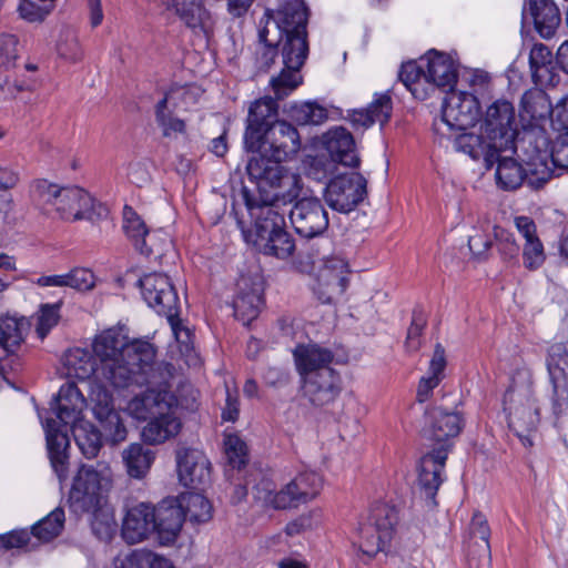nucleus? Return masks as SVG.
I'll use <instances>...</instances> for the list:
<instances>
[{
  "mask_svg": "<svg viewBox=\"0 0 568 568\" xmlns=\"http://www.w3.org/2000/svg\"><path fill=\"white\" fill-rule=\"evenodd\" d=\"M98 365V379L115 388L151 383L149 371L155 358V349L145 341H129L120 331L109 328L95 336L92 343Z\"/></svg>",
  "mask_w": 568,
  "mask_h": 568,
  "instance_id": "1",
  "label": "nucleus"
},
{
  "mask_svg": "<svg viewBox=\"0 0 568 568\" xmlns=\"http://www.w3.org/2000/svg\"><path fill=\"white\" fill-rule=\"evenodd\" d=\"M82 465L73 478L68 503L75 515L91 514V528L100 539L110 540L115 530L114 510L106 504L104 494L111 487V469L105 464Z\"/></svg>",
  "mask_w": 568,
  "mask_h": 568,
  "instance_id": "2",
  "label": "nucleus"
},
{
  "mask_svg": "<svg viewBox=\"0 0 568 568\" xmlns=\"http://www.w3.org/2000/svg\"><path fill=\"white\" fill-rule=\"evenodd\" d=\"M464 426L459 410H448L442 406L427 413V426L424 435L437 446L424 454L418 463V488L430 506L436 505L435 497L444 480L443 473L450 448V438L458 436Z\"/></svg>",
  "mask_w": 568,
  "mask_h": 568,
  "instance_id": "3",
  "label": "nucleus"
},
{
  "mask_svg": "<svg viewBox=\"0 0 568 568\" xmlns=\"http://www.w3.org/2000/svg\"><path fill=\"white\" fill-rule=\"evenodd\" d=\"M509 151L521 163L501 153L495 155L496 180L501 189L516 190L523 182L539 189L555 175V170L548 165V140L544 135L525 134Z\"/></svg>",
  "mask_w": 568,
  "mask_h": 568,
  "instance_id": "4",
  "label": "nucleus"
},
{
  "mask_svg": "<svg viewBox=\"0 0 568 568\" xmlns=\"http://www.w3.org/2000/svg\"><path fill=\"white\" fill-rule=\"evenodd\" d=\"M304 395L315 406L335 400L341 392V377L332 367L334 353L315 343L301 344L293 351Z\"/></svg>",
  "mask_w": 568,
  "mask_h": 568,
  "instance_id": "5",
  "label": "nucleus"
},
{
  "mask_svg": "<svg viewBox=\"0 0 568 568\" xmlns=\"http://www.w3.org/2000/svg\"><path fill=\"white\" fill-rule=\"evenodd\" d=\"M248 176L256 182L258 197H251L243 189L242 196L247 211L271 206L278 210V203L287 204L295 201L302 190V179L271 159L252 156L246 166Z\"/></svg>",
  "mask_w": 568,
  "mask_h": 568,
  "instance_id": "6",
  "label": "nucleus"
},
{
  "mask_svg": "<svg viewBox=\"0 0 568 568\" xmlns=\"http://www.w3.org/2000/svg\"><path fill=\"white\" fill-rule=\"evenodd\" d=\"M247 212L255 220L253 231H246L243 222L237 220L247 243H252L260 253L280 260H285L294 253L295 241L285 230L283 212L267 205Z\"/></svg>",
  "mask_w": 568,
  "mask_h": 568,
  "instance_id": "7",
  "label": "nucleus"
},
{
  "mask_svg": "<svg viewBox=\"0 0 568 568\" xmlns=\"http://www.w3.org/2000/svg\"><path fill=\"white\" fill-rule=\"evenodd\" d=\"M32 200L48 213L54 211L63 220H81L92 206L90 194L79 186H60L45 179L31 184Z\"/></svg>",
  "mask_w": 568,
  "mask_h": 568,
  "instance_id": "8",
  "label": "nucleus"
},
{
  "mask_svg": "<svg viewBox=\"0 0 568 568\" xmlns=\"http://www.w3.org/2000/svg\"><path fill=\"white\" fill-rule=\"evenodd\" d=\"M322 487L323 479L320 474L303 471L280 490H274L270 480H261L254 487V497L274 509L296 508L316 498Z\"/></svg>",
  "mask_w": 568,
  "mask_h": 568,
  "instance_id": "9",
  "label": "nucleus"
},
{
  "mask_svg": "<svg viewBox=\"0 0 568 568\" xmlns=\"http://www.w3.org/2000/svg\"><path fill=\"white\" fill-rule=\"evenodd\" d=\"M174 366L170 363H161L156 368L152 367L149 371L148 377L153 381L150 384H156V373H160L162 381L159 385L163 387L155 389L149 388L142 394L134 396L128 404L129 414L135 419L146 420L152 416L163 412L164 409L174 408L179 405L184 406L179 402L178 397L168 389L169 379L174 375Z\"/></svg>",
  "mask_w": 568,
  "mask_h": 568,
  "instance_id": "10",
  "label": "nucleus"
},
{
  "mask_svg": "<svg viewBox=\"0 0 568 568\" xmlns=\"http://www.w3.org/2000/svg\"><path fill=\"white\" fill-rule=\"evenodd\" d=\"M480 128L497 150L506 152L518 143L515 108L506 99H497L487 105Z\"/></svg>",
  "mask_w": 568,
  "mask_h": 568,
  "instance_id": "11",
  "label": "nucleus"
},
{
  "mask_svg": "<svg viewBox=\"0 0 568 568\" xmlns=\"http://www.w3.org/2000/svg\"><path fill=\"white\" fill-rule=\"evenodd\" d=\"M301 149L300 134L295 126L285 121H275L263 132L262 139L253 150L256 156L281 163L293 158Z\"/></svg>",
  "mask_w": 568,
  "mask_h": 568,
  "instance_id": "12",
  "label": "nucleus"
},
{
  "mask_svg": "<svg viewBox=\"0 0 568 568\" xmlns=\"http://www.w3.org/2000/svg\"><path fill=\"white\" fill-rule=\"evenodd\" d=\"M367 195V180L357 172L341 174L325 187L327 205L339 213H349Z\"/></svg>",
  "mask_w": 568,
  "mask_h": 568,
  "instance_id": "13",
  "label": "nucleus"
},
{
  "mask_svg": "<svg viewBox=\"0 0 568 568\" xmlns=\"http://www.w3.org/2000/svg\"><path fill=\"white\" fill-rule=\"evenodd\" d=\"M264 282L258 273L242 275L233 300L234 317L244 326L255 321L264 307Z\"/></svg>",
  "mask_w": 568,
  "mask_h": 568,
  "instance_id": "14",
  "label": "nucleus"
},
{
  "mask_svg": "<svg viewBox=\"0 0 568 568\" xmlns=\"http://www.w3.org/2000/svg\"><path fill=\"white\" fill-rule=\"evenodd\" d=\"M551 384V406L555 415L568 409V349L561 343L552 344L546 358Z\"/></svg>",
  "mask_w": 568,
  "mask_h": 568,
  "instance_id": "15",
  "label": "nucleus"
},
{
  "mask_svg": "<svg viewBox=\"0 0 568 568\" xmlns=\"http://www.w3.org/2000/svg\"><path fill=\"white\" fill-rule=\"evenodd\" d=\"M141 294L146 304L165 317L179 313V297L168 275L150 273L139 281Z\"/></svg>",
  "mask_w": 568,
  "mask_h": 568,
  "instance_id": "16",
  "label": "nucleus"
},
{
  "mask_svg": "<svg viewBox=\"0 0 568 568\" xmlns=\"http://www.w3.org/2000/svg\"><path fill=\"white\" fill-rule=\"evenodd\" d=\"M478 97L467 91H452L444 100L442 120L450 130L465 131L478 120Z\"/></svg>",
  "mask_w": 568,
  "mask_h": 568,
  "instance_id": "17",
  "label": "nucleus"
},
{
  "mask_svg": "<svg viewBox=\"0 0 568 568\" xmlns=\"http://www.w3.org/2000/svg\"><path fill=\"white\" fill-rule=\"evenodd\" d=\"M291 223L301 236L313 239L328 227V214L316 197H303L290 210Z\"/></svg>",
  "mask_w": 568,
  "mask_h": 568,
  "instance_id": "18",
  "label": "nucleus"
},
{
  "mask_svg": "<svg viewBox=\"0 0 568 568\" xmlns=\"http://www.w3.org/2000/svg\"><path fill=\"white\" fill-rule=\"evenodd\" d=\"M398 511L394 506L377 504L372 508L368 521L365 523L364 531L367 538L371 532H376L377 539H369L365 542V549L368 558H373L379 551H384L389 545L394 537L395 527L398 524Z\"/></svg>",
  "mask_w": 568,
  "mask_h": 568,
  "instance_id": "19",
  "label": "nucleus"
},
{
  "mask_svg": "<svg viewBox=\"0 0 568 568\" xmlns=\"http://www.w3.org/2000/svg\"><path fill=\"white\" fill-rule=\"evenodd\" d=\"M175 459L179 480L183 486L203 490L211 484V462L202 450L181 448Z\"/></svg>",
  "mask_w": 568,
  "mask_h": 568,
  "instance_id": "20",
  "label": "nucleus"
},
{
  "mask_svg": "<svg viewBox=\"0 0 568 568\" xmlns=\"http://www.w3.org/2000/svg\"><path fill=\"white\" fill-rule=\"evenodd\" d=\"M347 263L338 257H332L324 262L316 276L313 286L314 294L323 304H331L341 297L348 283Z\"/></svg>",
  "mask_w": 568,
  "mask_h": 568,
  "instance_id": "21",
  "label": "nucleus"
},
{
  "mask_svg": "<svg viewBox=\"0 0 568 568\" xmlns=\"http://www.w3.org/2000/svg\"><path fill=\"white\" fill-rule=\"evenodd\" d=\"M505 405L509 404L508 424L517 436L532 433L539 424V407L529 390L525 393L510 389L505 395Z\"/></svg>",
  "mask_w": 568,
  "mask_h": 568,
  "instance_id": "22",
  "label": "nucleus"
},
{
  "mask_svg": "<svg viewBox=\"0 0 568 568\" xmlns=\"http://www.w3.org/2000/svg\"><path fill=\"white\" fill-rule=\"evenodd\" d=\"M93 400V415L99 420L104 436L112 445L125 440L128 432L120 414L114 409L112 395L106 389H99Z\"/></svg>",
  "mask_w": 568,
  "mask_h": 568,
  "instance_id": "23",
  "label": "nucleus"
},
{
  "mask_svg": "<svg viewBox=\"0 0 568 568\" xmlns=\"http://www.w3.org/2000/svg\"><path fill=\"white\" fill-rule=\"evenodd\" d=\"M185 513L175 497H168L154 507V532L163 545H169L178 538Z\"/></svg>",
  "mask_w": 568,
  "mask_h": 568,
  "instance_id": "24",
  "label": "nucleus"
},
{
  "mask_svg": "<svg viewBox=\"0 0 568 568\" xmlns=\"http://www.w3.org/2000/svg\"><path fill=\"white\" fill-rule=\"evenodd\" d=\"M153 532L154 506L148 503H140L126 510L121 534L128 544L141 542Z\"/></svg>",
  "mask_w": 568,
  "mask_h": 568,
  "instance_id": "25",
  "label": "nucleus"
},
{
  "mask_svg": "<svg viewBox=\"0 0 568 568\" xmlns=\"http://www.w3.org/2000/svg\"><path fill=\"white\" fill-rule=\"evenodd\" d=\"M322 144L334 162L351 168L359 165L354 138L345 128L336 126L328 130L322 136Z\"/></svg>",
  "mask_w": 568,
  "mask_h": 568,
  "instance_id": "26",
  "label": "nucleus"
},
{
  "mask_svg": "<svg viewBox=\"0 0 568 568\" xmlns=\"http://www.w3.org/2000/svg\"><path fill=\"white\" fill-rule=\"evenodd\" d=\"M425 65V81L440 89H452L457 81L454 61L445 53L430 50L420 59Z\"/></svg>",
  "mask_w": 568,
  "mask_h": 568,
  "instance_id": "27",
  "label": "nucleus"
},
{
  "mask_svg": "<svg viewBox=\"0 0 568 568\" xmlns=\"http://www.w3.org/2000/svg\"><path fill=\"white\" fill-rule=\"evenodd\" d=\"M275 115L276 104L271 98L257 100L250 106L244 135L245 143L250 149H254L258 144L263 132L273 123L272 120Z\"/></svg>",
  "mask_w": 568,
  "mask_h": 568,
  "instance_id": "28",
  "label": "nucleus"
},
{
  "mask_svg": "<svg viewBox=\"0 0 568 568\" xmlns=\"http://www.w3.org/2000/svg\"><path fill=\"white\" fill-rule=\"evenodd\" d=\"M47 447L51 466L60 481L67 478L69 438L67 430L60 428L55 419H47L44 425Z\"/></svg>",
  "mask_w": 568,
  "mask_h": 568,
  "instance_id": "29",
  "label": "nucleus"
},
{
  "mask_svg": "<svg viewBox=\"0 0 568 568\" xmlns=\"http://www.w3.org/2000/svg\"><path fill=\"white\" fill-rule=\"evenodd\" d=\"M393 102L387 93L376 94L366 109H356L348 112L347 119L355 130H365L374 123L385 125L392 115Z\"/></svg>",
  "mask_w": 568,
  "mask_h": 568,
  "instance_id": "30",
  "label": "nucleus"
},
{
  "mask_svg": "<svg viewBox=\"0 0 568 568\" xmlns=\"http://www.w3.org/2000/svg\"><path fill=\"white\" fill-rule=\"evenodd\" d=\"M166 10L173 11L189 28L200 29L207 38L212 29L210 13L202 0H160Z\"/></svg>",
  "mask_w": 568,
  "mask_h": 568,
  "instance_id": "31",
  "label": "nucleus"
},
{
  "mask_svg": "<svg viewBox=\"0 0 568 568\" xmlns=\"http://www.w3.org/2000/svg\"><path fill=\"white\" fill-rule=\"evenodd\" d=\"M84 406L85 399L74 383L62 385L52 404L58 419L64 427L81 422L80 416Z\"/></svg>",
  "mask_w": 568,
  "mask_h": 568,
  "instance_id": "32",
  "label": "nucleus"
},
{
  "mask_svg": "<svg viewBox=\"0 0 568 568\" xmlns=\"http://www.w3.org/2000/svg\"><path fill=\"white\" fill-rule=\"evenodd\" d=\"M486 133L479 126V132H463L454 140L456 151L468 154L471 159L478 160L483 158L486 169H491L495 164V155L504 152L497 150L493 145Z\"/></svg>",
  "mask_w": 568,
  "mask_h": 568,
  "instance_id": "33",
  "label": "nucleus"
},
{
  "mask_svg": "<svg viewBox=\"0 0 568 568\" xmlns=\"http://www.w3.org/2000/svg\"><path fill=\"white\" fill-rule=\"evenodd\" d=\"M149 419L141 433L146 444H162L180 432L181 422L174 415L173 408L164 409Z\"/></svg>",
  "mask_w": 568,
  "mask_h": 568,
  "instance_id": "34",
  "label": "nucleus"
},
{
  "mask_svg": "<svg viewBox=\"0 0 568 568\" xmlns=\"http://www.w3.org/2000/svg\"><path fill=\"white\" fill-rule=\"evenodd\" d=\"M531 77L537 85L555 87L559 75L552 64V54L549 48L542 43H536L529 53Z\"/></svg>",
  "mask_w": 568,
  "mask_h": 568,
  "instance_id": "35",
  "label": "nucleus"
},
{
  "mask_svg": "<svg viewBox=\"0 0 568 568\" xmlns=\"http://www.w3.org/2000/svg\"><path fill=\"white\" fill-rule=\"evenodd\" d=\"M121 456L126 474L133 479H143L155 460V452L140 443L130 444Z\"/></svg>",
  "mask_w": 568,
  "mask_h": 568,
  "instance_id": "36",
  "label": "nucleus"
},
{
  "mask_svg": "<svg viewBox=\"0 0 568 568\" xmlns=\"http://www.w3.org/2000/svg\"><path fill=\"white\" fill-rule=\"evenodd\" d=\"M529 11L537 32L551 38L560 24V13L552 0H529Z\"/></svg>",
  "mask_w": 568,
  "mask_h": 568,
  "instance_id": "37",
  "label": "nucleus"
},
{
  "mask_svg": "<svg viewBox=\"0 0 568 568\" xmlns=\"http://www.w3.org/2000/svg\"><path fill=\"white\" fill-rule=\"evenodd\" d=\"M446 356L442 344H436L429 363L427 376H423L418 383L416 398L419 403L428 400L433 390L445 377Z\"/></svg>",
  "mask_w": 568,
  "mask_h": 568,
  "instance_id": "38",
  "label": "nucleus"
},
{
  "mask_svg": "<svg viewBox=\"0 0 568 568\" xmlns=\"http://www.w3.org/2000/svg\"><path fill=\"white\" fill-rule=\"evenodd\" d=\"M203 93L204 91L196 84H174L159 102L173 108V111L183 113L191 111L200 102Z\"/></svg>",
  "mask_w": 568,
  "mask_h": 568,
  "instance_id": "39",
  "label": "nucleus"
},
{
  "mask_svg": "<svg viewBox=\"0 0 568 568\" xmlns=\"http://www.w3.org/2000/svg\"><path fill=\"white\" fill-rule=\"evenodd\" d=\"M276 11L285 34L307 31L308 9L304 0H287Z\"/></svg>",
  "mask_w": 568,
  "mask_h": 568,
  "instance_id": "40",
  "label": "nucleus"
},
{
  "mask_svg": "<svg viewBox=\"0 0 568 568\" xmlns=\"http://www.w3.org/2000/svg\"><path fill=\"white\" fill-rule=\"evenodd\" d=\"M170 323L172 333L175 337L179 352L184 363L189 367H201L202 359L200 355L195 352L192 342V332L189 327L183 325L182 320L179 317V313L171 314V317H166Z\"/></svg>",
  "mask_w": 568,
  "mask_h": 568,
  "instance_id": "41",
  "label": "nucleus"
},
{
  "mask_svg": "<svg viewBox=\"0 0 568 568\" xmlns=\"http://www.w3.org/2000/svg\"><path fill=\"white\" fill-rule=\"evenodd\" d=\"M123 230L141 254L145 256L153 254V248L148 245L145 239L149 235V229L141 216L129 205L123 209Z\"/></svg>",
  "mask_w": 568,
  "mask_h": 568,
  "instance_id": "42",
  "label": "nucleus"
},
{
  "mask_svg": "<svg viewBox=\"0 0 568 568\" xmlns=\"http://www.w3.org/2000/svg\"><path fill=\"white\" fill-rule=\"evenodd\" d=\"M284 37L283 64L290 69H301L308 54L307 31L288 33Z\"/></svg>",
  "mask_w": 568,
  "mask_h": 568,
  "instance_id": "43",
  "label": "nucleus"
},
{
  "mask_svg": "<svg viewBox=\"0 0 568 568\" xmlns=\"http://www.w3.org/2000/svg\"><path fill=\"white\" fill-rule=\"evenodd\" d=\"M551 103L545 91L538 88L527 90L520 100V116L529 121L550 115Z\"/></svg>",
  "mask_w": 568,
  "mask_h": 568,
  "instance_id": "44",
  "label": "nucleus"
},
{
  "mask_svg": "<svg viewBox=\"0 0 568 568\" xmlns=\"http://www.w3.org/2000/svg\"><path fill=\"white\" fill-rule=\"evenodd\" d=\"M185 513V519L193 523H206L212 517L211 501L201 493L186 491L175 497Z\"/></svg>",
  "mask_w": 568,
  "mask_h": 568,
  "instance_id": "45",
  "label": "nucleus"
},
{
  "mask_svg": "<svg viewBox=\"0 0 568 568\" xmlns=\"http://www.w3.org/2000/svg\"><path fill=\"white\" fill-rule=\"evenodd\" d=\"M64 365L70 375L79 379H88L92 375L98 379V365L94 358L87 349L73 348L64 355Z\"/></svg>",
  "mask_w": 568,
  "mask_h": 568,
  "instance_id": "46",
  "label": "nucleus"
},
{
  "mask_svg": "<svg viewBox=\"0 0 568 568\" xmlns=\"http://www.w3.org/2000/svg\"><path fill=\"white\" fill-rule=\"evenodd\" d=\"M72 434L81 453L87 458H94L102 447L101 432L92 424L81 420L72 425Z\"/></svg>",
  "mask_w": 568,
  "mask_h": 568,
  "instance_id": "47",
  "label": "nucleus"
},
{
  "mask_svg": "<svg viewBox=\"0 0 568 568\" xmlns=\"http://www.w3.org/2000/svg\"><path fill=\"white\" fill-rule=\"evenodd\" d=\"M224 454L227 466L240 470L248 462L246 443L236 433H224Z\"/></svg>",
  "mask_w": 568,
  "mask_h": 568,
  "instance_id": "48",
  "label": "nucleus"
},
{
  "mask_svg": "<svg viewBox=\"0 0 568 568\" xmlns=\"http://www.w3.org/2000/svg\"><path fill=\"white\" fill-rule=\"evenodd\" d=\"M64 510L60 507L53 509L47 517L32 527V535L42 541H50L58 537L64 527Z\"/></svg>",
  "mask_w": 568,
  "mask_h": 568,
  "instance_id": "49",
  "label": "nucleus"
},
{
  "mask_svg": "<svg viewBox=\"0 0 568 568\" xmlns=\"http://www.w3.org/2000/svg\"><path fill=\"white\" fill-rule=\"evenodd\" d=\"M155 121L165 138L185 132V121L181 118V112L173 111V108L160 102L155 106Z\"/></svg>",
  "mask_w": 568,
  "mask_h": 568,
  "instance_id": "50",
  "label": "nucleus"
},
{
  "mask_svg": "<svg viewBox=\"0 0 568 568\" xmlns=\"http://www.w3.org/2000/svg\"><path fill=\"white\" fill-rule=\"evenodd\" d=\"M285 36L277 11L266 9L260 20L258 39L263 44H278Z\"/></svg>",
  "mask_w": 568,
  "mask_h": 568,
  "instance_id": "51",
  "label": "nucleus"
},
{
  "mask_svg": "<svg viewBox=\"0 0 568 568\" xmlns=\"http://www.w3.org/2000/svg\"><path fill=\"white\" fill-rule=\"evenodd\" d=\"M55 0H20L18 11L29 22H41L52 11Z\"/></svg>",
  "mask_w": 568,
  "mask_h": 568,
  "instance_id": "52",
  "label": "nucleus"
},
{
  "mask_svg": "<svg viewBox=\"0 0 568 568\" xmlns=\"http://www.w3.org/2000/svg\"><path fill=\"white\" fill-rule=\"evenodd\" d=\"M300 69H290L284 65L282 72L271 80V85L276 99L287 97L301 83Z\"/></svg>",
  "mask_w": 568,
  "mask_h": 568,
  "instance_id": "53",
  "label": "nucleus"
},
{
  "mask_svg": "<svg viewBox=\"0 0 568 568\" xmlns=\"http://www.w3.org/2000/svg\"><path fill=\"white\" fill-rule=\"evenodd\" d=\"M22 342V333L14 318L0 320V348L11 353Z\"/></svg>",
  "mask_w": 568,
  "mask_h": 568,
  "instance_id": "54",
  "label": "nucleus"
},
{
  "mask_svg": "<svg viewBox=\"0 0 568 568\" xmlns=\"http://www.w3.org/2000/svg\"><path fill=\"white\" fill-rule=\"evenodd\" d=\"M225 403L222 407V422L235 423L240 416V396L233 378L225 379Z\"/></svg>",
  "mask_w": 568,
  "mask_h": 568,
  "instance_id": "55",
  "label": "nucleus"
},
{
  "mask_svg": "<svg viewBox=\"0 0 568 568\" xmlns=\"http://www.w3.org/2000/svg\"><path fill=\"white\" fill-rule=\"evenodd\" d=\"M335 163L336 162L325 155L308 158L305 174L314 181H325L334 172Z\"/></svg>",
  "mask_w": 568,
  "mask_h": 568,
  "instance_id": "56",
  "label": "nucleus"
},
{
  "mask_svg": "<svg viewBox=\"0 0 568 568\" xmlns=\"http://www.w3.org/2000/svg\"><path fill=\"white\" fill-rule=\"evenodd\" d=\"M293 118L300 124H320L327 118V111L311 102L303 103L293 109Z\"/></svg>",
  "mask_w": 568,
  "mask_h": 568,
  "instance_id": "57",
  "label": "nucleus"
},
{
  "mask_svg": "<svg viewBox=\"0 0 568 568\" xmlns=\"http://www.w3.org/2000/svg\"><path fill=\"white\" fill-rule=\"evenodd\" d=\"M523 260L524 266L530 271L537 270L544 264L546 254L539 237L524 243Z\"/></svg>",
  "mask_w": 568,
  "mask_h": 568,
  "instance_id": "58",
  "label": "nucleus"
},
{
  "mask_svg": "<svg viewBox=\"0 0 568 568\" xmlns=\"http://www.w3.org/2000/svg\"><path fill=\"white\" fill-rule=\"evenodd\" d=\"M399 80L403 84L414 94L416 95L417 89L416 84L423 79L425 80V65L424 62L416 63L414 61L404 63L399 71Z\"/></svg>",
  "mask_w": 568,
  "mask_h": 568,
  "instance_id": "59",
  "label": "nucleus"
},
{
  "mask_svg": "<svg viewBox=\"0 0 568 568\" xmlns=\"http://www.w3.org/2000/svg\"><path fill=\"white\" fill-rule=\"evenodd\" d=\"M550 164L556 169L568 170V131L559 132L551 152H548V165Z\"/></svg>",
  "mask_w": 568,
  "mask_h": 568,
  "instance_id": "60",
  "label": "nucleus"
},
{
  "mask_svg": "<svg viewBox=\"0 0 568 568\" xmlns=\"http://www.w3.org/2000/svg\"><path fill=\"white\" fill-rule=\"evenodd\" d=\"M67 286L78 291H90L95 285V276L89 268L75 267L65 274Z\"/></svg>",
  "mask_w": 568,
  "mask_h": 568,
  "instance_id": "61",
  "label": "nucleus"
},
{
  "mask_svg": "<svg viewBox=\"0 0 568 568\" xmlns=\"http://www.w3.org/2000/svg\"><path fill=\"white\" fill-rule=\"evenodd\" d=\"M19 39L16 34L0 33V64L13 67L19 58Z\"/></svg>",
  "mask_w": 568,
  "mask_h": 568,
  "instance_id": "62",
  "label": "nucleus"
},
{
  "mask_svg": "<svg viewBox=\"0 0 568 568\" xmlns=\"http://www.w3.org/2000/svg\"><path fill=\"white\" fill-rule=\"evenodd\" d=\"M426 326V320L422 313H414L407 331L405 346L408 352H417L422 345L420 336Z\"/></svg>",
  "mask_w": 568,
  "mask_h": 568,
  "instance_id": "63",
  "label": "nucleus"
},
{
  "mask_svg": "<svg viewBox=\"0 0 568 568\" xmlns=\"http://www.w3.org/2000/svg\"><path fill=\"white\" fill-rule=\"evenodd\" d=\"M551 126L557 132L568 131V95L562 98L550 112Z\"/></svg>",
  "mask_w": 568,
  "mask_h": 568,
  "instance_id": "64",
  "label": "nucleus"
}]
</instances>
